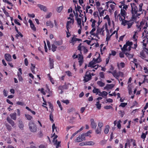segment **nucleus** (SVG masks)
I'll return each mask as SVG.
<instances>
[{
  "instance_id": "1",
  "label": "nucleus",
  "mask_w": 148,
  "mask_h": 148,
  "mask_svg": "<svg viewBox=\"0 0 148 148\" xmlns=\"http://www.w3.org/2000/svg\"><path fill=\"white\" fill-rule=\"evenodd\" d=\"M29 129L32 132H35L37 130V127L35 124L32 121H30L29 124Z\"/></svg>"
},
{
  "instance_id": "2",
  "label": "nucleus",
  "mask_w": 148,
  "mask_h": 148,
  "mask_svg": "<svg viewBox=\"0 0 148 148\" xmlns=\"http://www.w3.org/2000/svg\"><path fill=\"white\" fill-rule=\"evenodd\" d=\"M132 8L131 13L132 14V17H134L135 14L137 13L138 9L136 4L134 3H131Z\"/></svg>"
},
{
  "instance_id": "3",
  "label": "nucleus",
  "mask_w": 148,
  "mask_h": 148,
  "mask_svg": "<svg viewBox=\"0 0 148 148\" xmlns=\"http://www.w3.org/2000/svg\"><path fill=\"white\" fill-rule=\"evenodd\" d=\"M84 78V81L86 82L90 80L92 78V76L90 73L88 71H86Z\"/></svg>"
},
{
  "instance_id": "4",
  "label": "nucleus",
  "mask_w": 148,
  "mask_h": 148,
  "mask_svg": "<svg viewBox=\"0 0 148 148\" xmlns=\"http://www.w3.org/2000/svg\"><path fill=\"white\" fill-rule=\"evenodd\" d=\"M133 22H131L130 21H127L126 20H124V21H123L122 22L121 24L123 25L124 26L127 25H128L127 28L129 29L131 27V26L133 25Z\"/></svg>"
},
{
  "instance_id": "5",
  "label": "nucleus",
  "mask_w": 148,
  "mask_h": 148,
  "mask_svg": "<svg viewBox=\"0 0 148 148\" xmlns=\"http://www.w3.org/2000/svg\"><path fill=\"white\" fill-rule=\"evenodd\" d=\"M90 126L92 129H96L97 125L96 123L95 122L94 120L93 119H90Z\"/></svg>"
},
{
  "instance_id": "6",
  "label": "nucleus",
  "mask_w": 148,
  "mask_h": 148,
  "mask_svg": "<svg viewBox=\"0 0 148 148\" xmlns=\"http://www.w3.org/2000/svg\"><path fill=\"white\" fill-rule=\"evenodd\" d=\"M7 121L11 124L12 125V127H14L15 126H14L15 125V123L11 119H10L9 117H8L7 118Z\"/></svg>"
},
{
  "instance_id": "7",
  "label": "nucleus",
  "mask_w": 148,
  "mask_h": 148,
  "mask_svg": "<svg viewBox=\"0 0 148 148\" xmlns=\"http://www.w3.org/2000/svg\"><path fill=\"white\" fill-rule=\"evenodd\" d=\"M18 126L19 127L21 130H23L24 127V124L22 121L20 119L18 120Z\"/></svg>"
},
{
  "instance_id": "8",
  "label": "nucleus",
  "mask_w": 148,
  "mask_h": 148,
  "mask_svg": "<svg viewBox=\"0 0 148 148\" xmlns=\"http://www.w3.org/2000/svg\"><path fill=\"white\" fill-rule=\"evenodd\" d=\"M5 59L8 61L10 62L12 61L11 56L9 54H6L5 55Z\"/></svg>"
},
{
  "instance_id": "9",
  "label": "nucleus",
  "mask_w": 148,
  "mask_h": 148,
  "mask_svg": "<svg viewBox=\"0 0 148 148\" xmlns=\"http://www.w3.org/2000/svg\"><path fill=\"white\" fill-rule=\"evenodd\" d=\"M38 6L40 8L41 10H43L44 12H46L47 11V9L46 6L40 4H38Z\"/></svg>"
},
{
  "instance_id": "10",
  "label": "nucleus",
  "mask_w": 148,
  "mask_h": 148,
  "mask_svg": "<svg viewBox=\"0 0 148 148\" xmlns=\"http://www.w3.org/2000/svg\"><path fill=\"white\" fill-rule=\"evenodd\" d=\"M114 86L113 84H107L104 87V89L108 90V89H112Z\"/></svg>"
},
{
  "instance_id": "11",
  "label": "nucleus",
  "mask_w": 148,
  "mask_h": 148,
  "mask_svg": "<svg viewBox=\"0 0 148 148\" xmlns=\"http://www.w3.org/2000/svg\"><path fill=\"white\" fill-rule=\"evenodd\" d=\"M49 65L50 67V69H52L53 68V60L51 58H49Z\"/></svg>"
},
{
  "instance_id": "12",
  "label": "nucleus",
  "mask_w": 148,
  "mask_h": 148,
  "mask_svg": "<svg viewBox=\"0 0 148 148\" xmlns=\"http://www.w3.org/2000/svg\"><path fill=\"white\" fill-rule=\"evenodd\" d=\"M10 116L11 118L12 119L14 120H16V114L15 112L10 114Z\"/></svg>"
},
{
  "instance_id": "13",
  "label": "nucleus",
  "mask_w": 148,
  "mask_h": 148,
  "mask_svg": "<svg viewBox=\"0 0 148 148\" xmlns=\"http://www.w3.org/2000/svg\"><path fill=\"white\" fill-rule=\"evenodd\" d=\"M82 52L81 51L80 54H78L79 57L78 60H79L78 62H83V56L81 55Z\"/></svg>"
},
{
  "instance_id": "14",
  "label": "nucleus",
  "mask_w": 148,
  "mask_h": 148,
  "mask_svg": "<svg viewBox=\"0 0 148 148\" xmlns=\"http://www.w3.org/2000/svg\"><path fill=\"white\" fill-rule=\"evenodd\" d=\"M145 51L143 50L140 52V57L142 58H146V56L144 53Z\"/></svg>"
},
{
  "instance_id": "15",
  "label": "nucleus",
  "mask_w": 148,
  "mask_h": 148,
  "mask_svg": "<svg viewBox=\"0 0 148 148\" xmlns=\"http://www.w3.org/2000/svg\"><path fill=\"white\" fill-rule=\"evenodd\" d=\"M46 24L47 26H50L51 28H52L53 27V23L50 21H47L46 22Z\"/></svg>"
},
{
  "instance_id": "16",
  "label": "nucleus",
  "mask_w": 148,
  "mask_h": 148,
  "mask_svg": "<svg viewBox=\"0 0 148 148\" xmlns=\"http://www.w3.org/2000/svg\"><path fill=\"white\" fill-rule=\"evenodd\" d=\"M100 54H99V57L97 59H95L94 58L93 60L96 63H99L101 61V58H100Z\"/></svg>"
},
{
  "instance_id": "17",
  "label": "nucleus",
  "mask_w": 148,
  "mask_h": 148,
  "mask_svg": "<svg viewBox=\"0 0 148 148\" xmlns=\"http://www.w3.org/2000/svg\"><path fill=\"white\" fill-rule=\"evenodd\" d=\"M68 87L65 84L62 86H60L58 87V89L62 90H63L64 89H68Z\"/></svg>"
},
{
  "instance_id": "18",
  "label": "nucleus",
  "mask_w": 148,
  "mask_h": 148,
  "mask_svg": "<svg viewBox=\"0 0 148 148\" xmlns=\"http://www.w3.org/2000/svg\"><path fill=\"white\" fill-rule=\"evenodd\" d=\"M143 5V3H141L139 5V9L138 10V12H143L144 11L145 12V14H146V12L144 10H142V6Z\"/></svg>"
},
{
  "instance_id": "19",
  "label": "nucleus",
  "mask_w": 148,
  "mask_h": 148,
  "mask_svg": "<svg viewBox=\"0 0 148 148\" xmlns=\"http://www.w3.org/2000/svg\"><path fill=\"white\" fill-rule=\"evenodd\" d=\"M86 145L93 146L95 144V143L92 141H88L86 142Z\"/></svg>"
},
{
  "instance_id": "20",
  "label": "nucleus",
  "mask_w": 148,
  "mask_h": 148,
  "mask_svg": "<svg viewBox=\"0 0 148 148\" xmlns=\"http://www.w3.org/2000/svg\"><path fill=\"white\" fill-rule=\"evenodd\" d=\"M95 63H96L93 60H92L89 63L88 66V67H90L92 68V66H94V65Z\"/></svg>"
},
{
  "instance_id": "21",
  "label": "nucleus",
  "mask_w": 148,
  "mask_h": 148,
  "mask_svg": "<svg viewBox=\"0 0 148 148\" xmlns=\"http://www.w3.org/2000/svg\"><path fill=\"white\" fill-rule=\"evenodd\" d=\"M104 28V27L103 26L102 27V28H101V29H97V34H98L99 33H101V32L103 30V29ZM96 36L97 37H98V36L97 35Z\"/></svg>"
},
{
  "instance_id": "22",
  "label": "nucleus",
  "mask_w": 148,
  "mask_h": 148,
  "mask_svg": "<svg viewBox=\"0 0 148 148\" xmlns=\"http://www.w3.org/2000/svg\"><path fill=\"white\" fill-rule=\"evenodd\" d=\"M121 15L124 17V19H125V16L126 14V13L125 11L123 9H121Z\"/></svg>"
},
{
  "instance_id": "23",
  "label": "nucleus",
  "mask_w": 148,
  "mask_h": 148,
  "mask_svg": "<svg viewBox=\"0 0 148 148\" xmlns=\"http://www.w3.org/2000/svg\"><path fill=\"white\" fill-rule=\"evenodd\" d=\"M110 128L109 126L108 125H107L106 126V128L104 130V133L106 134H107L109 131V129Z\"/></svg>"
},
{
  "instance_id": "24",
  "label": "nucleus",
  "mask_w": 148,
  "mask_h": 148,
  "mask_svg": "<svg viewBox=\"0 0 148 148\" xmlns=\"http://www.w3.org/2000/svg\"><path fill=\"white\" fill-rule=\"evenodd\" d=\"M100 90L98 88H95L93 90L92 92L94 93H95L96 95L98 94Z\"/></svg>"
},
{
  "instance_id": "25",
  "label": "nucleus",
  "mask_w": 148,
  "mask_h": 148,
  "mask_svg": "<svg viewBox=\"0 0 148 148\" xmlns=\"http://www.w3.org/2000/svg\"><path fill=\"white\" fill-rule=\"evenodd\" d=\"M97 84L99 86H100L101 87H103L105 85V83L100 81H98Z\"/></svg>"
},
{
  "instance_id": "26",
  "label": "nucleus",
  "mask_w": 148,
  "mask_h": 148,
  "mask_svg": "<svg viewBox=\"0 0 148 148\" xmlns=\"http://www.w3.org/2000/svg\"><path fill=\"white\" fill-rule=\"evenodd\" d=\"M102 131V129L100 128H97L96 130V133L98 134H100L101 133V131Z\"/></svg>"
},
{
  "instance_id": "27",
  "label": "nucleus",
  "mask_w": 148,
  "mask_h": 148,
  "mask_svg": "<svg viewBox=\"0 0 148 148\" xmlns=\"http://www.w3.org/2000/svg\"><path fill=\"white\" fill-rule=\"evenodd\" d=\"M5 125L7 129L9 131H10L11 130L12 128L10 125L8 124H5Z\"/></svg>"
},
{
  "instance_id": "28",
  "label": "nucleus",
  "mask_w": 148,
  "mask_h": 148,
  "mask_svg": "<svg viewBox=\"0 0 148 148\" xmlns=\"http://www.w3.org/2000/svg\"><path fill=\"white\" fill-rule=\"evenodd\" d=\"M127 45H126V44L125 45H124L123 48H121L122 51H127Z\"/></svg>"
},
{
  "instance_id": "29",
  "label": "nucleus",
  "mask_w": 148,
  "mask_h": 148,
  "mask_svg": "<svg viewBox=\"0 0 148 148\" xmlns=\"http://www.w3.org/2000/svg\"><path fill=\"white\" fill-rule=\"evenodd\" d=\"M32 66L31 67V69L32 72L33 73H35V71L34 70V69L35 67V65L34 64H31Z\"/></svg>"
},
{
  "instance_id": "30",
  "label": "nucleus",
  "mask_w": 148,
  "mask_h": 148,
  "mask_svg": "<svg viewBox=\"0 0 148 148\" xmlns=\"http://www.w3.org/2000/svg\"><path fill=\"white\" fill-rule=\"evenodd\" d=\"M57 46H56L54 44H53L52 45L51 49L52 51L53 52L56 50V49L57 48Z\"/></svg>"
},
{
  "instance_id": "31",
  "label": "nucleus",
  "mask_w": 148,
  "mask_h": 148,
  "mask_svg": "<svg viewBox=\"0 0 148 148\" xmlns=\"http://www.w3.org/2000/svg\"><path fill=\"white\" fill-rule=\"evenodd\" d=\"M76 142H79L82 141V139L81 138L80 136H79L78 137H77L76 140Z\"/></svg>"
},
{
  "instance_id": "32",
  "label": "nucleus",
  "mask_w": 148,
  "mask_h": 148,
  "mask_svg": "<svg viewBox=\"0 0 148 148\" xmlns=\"http://www.w3.org/2000/svg\"><path fill=\"white\" fill-rule=\"evenodd\" d=\"M49 119L51 121L52 123L53 122L54 120H53V116L52 112H51L50 114Z\"/></svg>"
},
{
  "instance_id": "33",
  "label": "nucleus",
  "mask_w": 148,
  "mask_h": 148,
  "mask_svg": "<svg viewBox=\"0 0 148 148\" xmlns=\"http://www.w3.org/2000/svg\"><path fill=\"white\" fill-rule=\"evenodd\" d=\"M112 75L115 77H118L119 76V74L116 73L115 71L112 72Z\"/></svg>"
},
{
  "instance_id": "34",
  "label": "nucleus",
  "mask_w": 148,
  "mask_h": 148,
  "mask_svg": "<svg viewBox=\"0 0 148 148\" xmlns=\"http://www.w3.org/2000/svg\"><path fill=\"white\" fill-rule=\"evenodd\" d=\"M25 115L27 119L29 120H31L32 118V116L29 114H25Z\"/></svg>"
},
{
  "instance_id": "35",
  "label": "nucleus",
  "mask_w": 148,
  "mask_h": 148,
  "mask_svg": "<svg viewBox=\"0 0 148 148\" xmlns=\"http://www.w3.org/2000/svg\"><path fill=\"white\" fill-rule=\"evenodd\" d=\"M125 53L127 56L130 58H132L133 57V55H132L130 54L129 53Z\"/></svg>"
},
{
  "instance_id": "36",
  "label": "nucleus",
  "mask_w": 148,
  "mask_h": 148,
  "mask_svg": "<svg viewBox=\"0 0 148 148\" xmlns=\"http://www.w3.org/2000/svg\"><path fill=\"white\" fill-rule=\"evenodd\" d=\"M16 103L17 105H20L21 106H23V105L25 106V105L24 104V103L23 102L18 101Z\"/></svg>"
},
{
  "instance_id": "37",
  "label": "nucleus",
  "mask_w": 148,
  "mask_h": 148,
  "mask_svg": "<svg viewBox=\"0 0 148 148\" xmlns=\"http://www.w3.org/2000/svg\"><path fill=\"white\" fill-rule=\"evenodd\" d=\"M102 95V97H104V96L106 97L108 95V93L107 92L105 91H103L101 93Z\"/></svg>"
},
{
  "instance_id": "38",
  "label": "nucleus",
  "mask_w": 148,
  "mask_h": 148,
  "mask_svg": "<svg viewBox=\"0 0 148 148\" xmlns=\"http://www.w3.org/2000/svg\"><path fill=\"white\" fill-rule=\"evenodd\" d=\"M31 28L34 31H36V28L35 27L33 23L30 25Z\"/></svg>"
},
{
  "instance_id": "39",
  "label": "nucleus",
  "mask_w": 148,
  "mask_h": 148,
  "mask_svg": "<svg viewBox=\"0 0 148 148\" xmlns=\"http://www.w3.org/2000/svg\"><path fill=\"white\" fill-rule=\"evenodd\" d=\"M103 125V124L102 122H99L98 123V125L99 128L102 129L101 127H102Z\"/></svg>"
},
{
  "instance_id": "40",
  "label": "nucleus",
  "mask_w": 148,
  "mask_h": 148,
  "mask_svg": "<svg viewBox=\"0 0 148 148\" xmlns=\"http://www.w3.org/2000/svg\"><path fill=\"white\" fill-rule=\"evenodd\" d=\"M91 131L89 130L86 133H84L86 136H88L91 133Z\"/></svg>"
},
{
  "instance_id": "41",
  "label": "nucleus",
  "mask_w": 148,
  "mask_h": 148,
  "mask_svg": "<svg viewBox=\"0 0 148 148\" xmlns=\"http://www.w3.org/2000/svg\"><path fill=\"white\" fill-rule=\"evenodd\" d=\"M57 103L58 104L59 107L60 108L61 110H62L63 109L62 107L61 104L59 100H58L57 101Z\"/></svg>"
},
{
  "instance_id": "42",
  "label": "nucleus",
  "mask_w": 148,
  "mask_h": 148,
  "mask_svg": "<svg viewBox=\"0 0 148 148\" xmlns=\"http://www.w3.org/2000/svg\"><path fill=\"white\" fill-rule=\"evenodd\" d=\"M127 105V103H121L120 105H119V106H121L123 108L124 107Z\"/></svg>"
},
{
  "instance_id": "43",
  "label": "nucleus",
  "mask_w": 148,
  "mask_h": 148,
  "mask_svg": "<svg viewBox=\"0 0 148 148\" xmlns=\"http://www.w3.org/2000/svg\"><path fill=\"white\" fill-rule=\"evenodd\" d=\"M82 49L84 50V53H86L88 52V50L87 49L86 47L83 46L82 47Z\"/></svg>"
},
{
  "instance_id": "44",
  "label": "nucleus",
  "mask_w": 148,
  "mask_h": 148,
  "mask_svg": "<svg viewBox=\"0 0 148 148\" xmlns=\"http://www.w3.org/2000/svg\"><path fill=\"white\" fill-rule=\"evenodd\" d=\"M3 0L4 2L5 3H6L8 4L9 5H10L12 6H13V5L12 4V3L10 2H9L7 0Z\"/></svg>"
},
{
  "instance_id": "45",
  "label": "nucleus",
  "mask_w": 148,
  "mask_h": 148,
  "mask_svg": "<svg viewBox=\"0 0 148 148\" xmlns=\"http://www.w3.org/2000/svg\"><path fill=\"white\" fill-rule=\"evenodd\" d=\"M95 105L98 109L100 110L101 107V104L100 103H96Z\"/></svg>"
},
{
  "instance_id": "46",
  "label": "nucleus",
  "mask_w": 148,
  "mask_h": 148,
  "mask_svg": "<svg viewBox=\"0 0 148 148\" xmlns=\"http://www.w3.org/2000/svg\"><path fill=\"white\" fill-rule=\"evenodd\" d=\"M95 30H96V28H93V29H92V30L90 32V34L91 35H94V36L95 35L93 32H94L95 31Z\"/></svg>"
},
{
  "instance_id": "47",
  "label": "nucleus",
  "mask_w": 148,
  "mask_h": 148,
  "mask_svg": "<svg viewBox=\"0 0 148 148\" xmlns=\"http://www.w3.org/2000/svg\"><path fill=\"white\" fill-rule=\"evenodd\" d=\"M3 12L7 16H10L9 14L6 11L5 9H3Z\"/></svg>"
},
{
  "instance_id": "48",
  "label": "nucleus",
  "mask_w": 148,
  "mask_h": 148,
  "mask_svg": "<svg viewBox=\"0 0 148 148\" xmlns=\"http://www.w3.org/2000/svg\"><path fill=\"white\" fill-rule=\"evenodd\" d=\"M63 9V7L62 6H60L58 8L57 11L58 12H60L62 9Z\"/></svg>"
},
{
  "instance_id": "49",
  "label": "nucleus",
  "mask_w": 148,
  "mask_h": 148,
  "mask_svg": "<svg viewBox=\"0 0 148 148\" xmlns=\"http://www.w3.org/2000/svg\"><path fill=\"white\" fill-rule=\"evenodd\" d=\"M126 44L127 45V46H131L132 45H133V43L132 42H130L128 41L126 42Z\"/></svg>"
},
{
  "instance_id": "50",
  "label": "nucleus",
  "mask_w": 148,
  "mask_h": 148,
  "mask_svg": "<svg viewBox=\"0 0 148 148\" xmlns=\"http://www.w3.org/2000/svg\"><path fill=\"white\" fill-rule=\"evenodd\" d=\"M93 15L95 17H98L99 19V16H98V12L96 11V12H95L94 13Z\"/></svg>"
},
{
  "instance_id": "51",
  "label": "nucleus",
  "mask_w": 148,
  "mask_h": 148,
  "mask_svg": "<svg viewBox=\"0 0 148 148\" xmlns=\"http://www.w3.org/2000/svg\"><path fill=\"white\" fill-rule=\"evenodd\" d=\"M80 136L81 138H82V140H86L85 138L86 136H85L84 133L82 134L81 135V136Z\"/></svg>"
},
{
  "instance_id": "52",
  "label": "nucleus",
  "mask_w": 148,
  "mask_h": 148,
  "mask_svg": "<svg viewBox=\"0 0 148 148\" xmlns=\"http://www.w3.org/2000/svg\"><path fill=\"white\" fill-rule=\"evenodd\" d=\"M103 18L104 19H107L108 22L110 21V18L109 17V16L108 15H106V16L104 17Z\"/></svg>"
},
{
  "instance_id": "53",
  "label": "nucleus",
  "mask_w": 148,
  "mask_h": 148,
  "mask_svg": "<svg viewBox=\"0 0 148 148\" xmlns=\"http://www.w3.org/2000/svg\"><path fill=\"white\" fill-rule=\"evenodd\" d=\"M146 137V135L145 134L143 133L142 134L141 136V138L143 139H145Z\"/></svg>"
},
{
  "instance_id": "54",
  "label": "nucleus",
  "mask_w": 148,
  "mask_h": 148,
  "mask_svg": "<svg viewBox=\"0 0 148 148\" xmlns=\"http://www.w3.org/2000/svg\"><path fill=\"white\" fill-rule=\"evenodd\" d=\"M112 107L110 106H106L104 107V108L106 109H110Z\"/></svg>"
},
{
  "instance_id": "55",
  "label": "nucleus",
  "mask_w": 148,
  "mask_h": 148,
  "mask_svg": "<svg viewBox=\"0 0 148 148\" xmlns=\"http://www.w3.org/2000/svg\"><path fill=\"white\" fill-rule=\"evenodd\" d=\"M62 102L66 103V104H68L69 103V101L68 100H62Z\"/></svg>"
},
{
  "instance_id": "56",
  "label": "nucleus",
  "mask_w": 148,
  "mask_h": 148,
  "mask_svg": "<svg viewBox=\"0 0 148 148\" xmlns=\"http://www.w3.org/2000/svg\"><path fill=\"white\" fill-rule=\"evenodd\" d=\"M99 75L100 77L102 78H104V74L103 72H101L99 73Z\"/></svg>"
},
{
  "instance_id": "57",
  "label": "nucleus",
  "mask_w": 148,
  "mask_h": 148,
  "mask_svg": "<svg viewBox=\"0 0 148 148\" xmlns=\"http://www.w3.org/2000/svg\"><path fill=\"white\" fill-rule=\"evenodd\" d=\"M17 75L18 78V79L19 81H22L23 80V78L21 76V75Z\"/></svg>"
},
{
  "instance_id": "58",
  "label": "nucleus",
  "mask_w": 148,
  "mask_h": 148,
  "mask_svg": "<svg viewBox=\"0 0 148 148\" xmlns=\"http://www.w3.org/2000/svg\"><path fill=\"white\" fill-rule=\"evenodd\" d=\"M17 21H18L17 19H14V23H16V24H17L18 25H21V23H19V22H18Z\"/></svg>"
},
{
  "instance_id": "59",
  "label": "nucleus",
  "mask_w": 148,
  "mask_h": 148,
  "mask_svg": "<svg viewBox=\"0 0 148 148\" xmlns=\"http://www.w3.org/2000/svg\"><path fill=\"white\" fill-rule=\"evenodd\" d=\"M75 11H79V9L81 8V7L80 6H79L78 5H77V7L76 6H75Z\"/></svg>"
},
{
  "instance_id": "60",
  "label": "nucleus",
  "mask_w": 148,
  "mask_h": 148,
  "mask_svg": "<svg viewBox=\"0 0 148 148\" xmlns=\"http://www.w3.org/2000/svg\"><path fill=\"white\" fill-rule=\"evenodd\" d=\"M66 73L69 76H71V73L69 71H67L66 72Z\"/></svg>"
},
{
  "instance_id": "61",
  "label": "nucleus",
  "mask_w": 148,
  "mask_h": 148,
  "mask_svg": "<svg viewBox=\"0 0 148 148\" xmlns=\"http://www.w3.org/2000/svg\"><path fill=\"white\" fill-rule=\"evenodd\" d=\"M27 14L28 15V16L30 17H32V18H34L35 17V15L34 14H30L29 13H28Z\"/></svg>"
},
{
  "instance_id": "62",
  "label": "nucleus",
  "mask_w": 148,
  "mask_h": 148,
  "mask_svg": "<svg viewBox=\"0 0 148 148\" xmlns=\"http://www.w3.org/2000/svg\"><path fill=\"white\" fill-rule=\"evenodd\" d=\"M143 49L145 52L148 55V49L144 47L143 48Z\"/></svg>"
},
{
  "instance_id": "63",
  "label": "nucleus",
  "mask_w": 148,
  "mask_h": 148,
  "mask_svg": "<svg viewBox=\"0 0 148 148\" xmlns=\"http://www.w3.org/2000/svg\"><path fill=\"white\" fill-rule=\"evenodd\" d=\"M25 65L27 66L28 64V60L27 58H25Z\"/></svg>"
},
{
  "instance_id": "64",
  "label": "nucleus",
  "mask_w": 148,
  "mask_h": 148,
  "mask_svg": "<svg viewBox=\"0 0 148 148\" xmlns=\"http://www.w3.org/2000/svg\"><path fill=\"white\" fill-rule=\"evenodd\" d=\"M51 15L52 13L51 12H50L46 16V18H49L51 16Z\"/></svg>"
}]
</instances>
